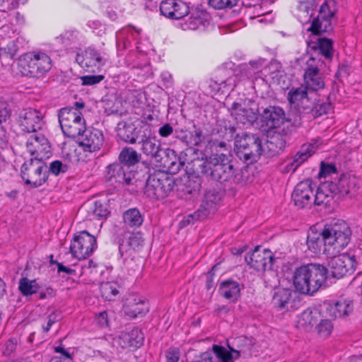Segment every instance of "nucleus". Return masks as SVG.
Returning <instances> with one entry per match:
<instances>
[{
  "mask_svg": "<svg viewBox=\"0 0 362 362\" xmlns=\"http://www.w3.org/2000/svg\"><path fill=\"white\" fill-rule=\"evenodd\" d=\"M206 148L211 150V153L202 158L197 169V173L208 180L224 186L246 183L247 180L243 177V171L234 166L231 155L218 153V148L227 150L225 141L210 139Z\"/></svg>",
  "mask_w": 362,
  "mask_h": 362,
  "instance_id": "1",
  "label": "nucleus"
},
{
  "mask_svg": "<svg viewBox=\"0 0 362 362\" xmlns=\"http://www.w3.org/2000/svg\"><path fill=\"white\" fill-rule=\"evenodd\" d=\"M351 230L345 221H337L327 223L320 233L312 232L307 237L308 250L314 254L328 253L327 246L339 251L347 246L351 240Z\"/></svg>",
  "mask_w": 362,
  "mask_h": 362,
  "instance_id": "2",
  "label": "nucleus"
},
{
  "mask_svg": "<svg viewBox=\"0 0 362 362\" xmlns=\"http://www.w3.org/2000/svg\"><path fill=\"white\" fill-rule=\"evenodd\" d=\"M326 266L319 263L303 264L295 269L293 283L301 294L313 296L328 287Z\"/></svg>",
  "mask_w": 362,
  "mask_h": 362,
  "instance_id": "3",
  "label": "nucleus"
},
{
  "mask_svg": "<svg viewBox=\"0 0 362 362\" xmlns=\"http://www.w3.org/2000/svg\"><path fill=\"white\" fill-rule=\"evenodd\" d=\"M287 99L299 114H310L313 118L327 115L332 107L331 102L322 100L317 93L303 86L291 88Z\"/></svg>",
  "mask_w": 362,
  "mask_h": 362,
  "instance_id": "4",
  "label": "nucleus"
},
{
  "mask_svg": "<svg viewBox=\"0 0 362 362\" xmlns=\"http://www.w3.org/2000/svg\"><path fill=\"white\" fill-rule=\"evenodd\" d=\"M144 167V172L147 175L144 192L151 199H162L168 197L174 189L175 180L170 174L164 171H155L150 173L148 164L141 163Z\"/></svg>",
  "mask_w": 362,
  "mask_h": 362,
  "instance_id": "5",
  "label": "nucleus"
},
{
  "mask_svg": "<svg viewBox=\"0 0 362 362\" xmlns=\"http://www.w3.org/2000/svg\"><path fill=\"white\" fill-rule=\"evenodd\" d=\"M236 156L247 165L253 164L264 152L263 138L257 134L242 132L237 134L234 141Z\"/></svg>",
  "mask_w": 362,
  "mask_h": 362,
  "instance_id": "6",
  "label": "nucleus"
},
{
  "mask_svg": "<svg viewBox=\"0 0 362 362\" xmlns=\"http://www.w3.org/2000/svg\"><path fill=\"white\" fill-rule=\"evenodd\" d=\"M18 68L23 76L40 78L51 69L52 60L43 52H28L18 57Z\"/></svg>",
  "mask_w": 362,
  "mask_h": 362,
  "instance_id": "7",
  "label": "nucleus"
},
{
  "mask_svg": "<svg viewBox=\"0 0 362 362\" xmlns=\"http://www.w3.org/2000/svg\"><path fill=\"white\" fill-rule=\"evenodd\" d=\"M48 171L47 163L37 155L24 162L21 168L20 175L25 185L30 188H37L48 180Z\"/></svg>",
  "mask_w": 362,
  "mask_h": 362,
  "instance_id": "8",
  "label": "nucleus"
},
{
  "mask_svg": "<svg viewBox=\"0 0 362 362\" xmlns=\"http://www.w3.org/2000/svg\"><path fill=\"white\" fill-rule=\"evenodd\" d=\"M337 1L326 0L321 6L319 13L313 17L310 26L307 29L312 35L320 36L324 33H330L333 30L332 19L337 13Z\"/></svg>",
  "mask_w": 362,
  "mask_h": 362,
  "instance_id": "9",
  "label": "nucleus"
},
{
  "mask_svg": "<svg viewBox=\"0 0 362 362\" xmlns=\"http://www.w3.org/2000/svg\"><path fill=\"white\" fill-rule=\"evenodd\" d=\"M58 119L64 136L69 138H77L86 127L82 113L74 107L62 108L59 111Z\"/></svg>",
  "mask_w": 362,
  "mask_h": 362,
  "instance_id": "10",
  "label": "nucleus"
},
{
  "mask_svg": "<svg viewBox=\"0 0 362 362\" xmlns=\"http://www.w3.org/2000/svg\"><path fill=\"white\" fill-rule=\"evenodd\" d=\"M358 260L359 257L351 252L332 257L326 266L327 279H341L352 274L356 269Z\"/></svg>",
  "mask_w": 362,
  "mask_h": 362,
  "instance_id": "11",
  "label": "nucleus"
},
{
  "mask_svg": "<svg viewBox=\"0 0 362 362\" xmlns=\"http://www.w3.org/2000/svg\"><path fill=\"white\" fill-rule=\"evenodd\" d=\"M354 309L353 300L344 299L336 302L325 301L322 304L309 308L308 311L310 317L328 315L329 317H345L353 313Z\"/></svg>",
  "mask_w": 362,
  "mask_h": 362,
  "instance_id": "12",
  "label": "nucleus"
},
{
  "mask_svg": "<svg viewBox=\"0 0 362 362\" xmlns=\"http://www.w3.org/2000/svg\"><path fill=\"white\" fill-rule=\"evenodd\" d=\"M151 129V125L143 120L135 122L123 120L118 122L116 132L117 136L124 142L136 144L146 138V134Z\"/></svg>",
  "mask_w": 362,
  "mask_h": 362,
  "instance_id": "13",
  "label": "nucleus"
},
{
  "mask_svg": "<svg viewBox=\"0 0 362 362\" xmlns=\"http://www.w3.org/2000/svg\"><path fill=\"white\" fill-rule=\"evenodd\" d=\"M97 247L96 238L87 230H82L74 234L70 245V252L73 257L83 259L92 255Z\"/></svg>",
  "mask_w": 362,
  "mask_h": 362,
  "instance_id": "14",
  "label": "nucleus"
},
{
  "mask_svg": "<svg viewBox=\"0 0 362 362\" xmlns=\"http://www.w3.org/2000/svg\"><path fill=\"white\" fill-rule=\"evenodd\" d=\"M174 138L189 148L199 147L204 141L205 136L201 128L197 127L194 124H183L176 122L175 123Z\"/></svg>",
  "mask_w": 362,
  "mask_h": 362,
  "instance_id": "15",
  "label": "nucleus"
},
{
  "mask_svg": "<svg viewBox=\"0 0 362 362\" xmlns=\"http://www.w3.org/2000/svg\"><path fill=\"white\" fill-rule=\"evenodd\" d=\"M228 111L238 122L244 125H252L259 119L260 112L257 105L252 100H249L247 103L234 102Z\"/></svg>",
  "mask_w": 362,
  "mask_h": 362,
  "instance_id": "16",
  "label": "nucleus"
},
{
  "mask_svg": "<svg viewBox=\"0 0 362 362\" xmlns=\"http://www.w3.org/2000/svg\"><path fill=\"white\" fill-rule=\"evenodd\" d=\"M138 173L136 170H127L121 163H111L106 167L105 178L110 185H132Z\"/></svg>",
  "mask_w": 362,
  "mask_h": 362,
  "instance_id": "17",
  "label": "nucleus"
},
{
  "mask_svg": "<svg viewBox=\"0 0 362 362\" xmlns=\"http://www.w3.org/2000/svg\"><path fill=\"white\" fill-rule=\"evenodd\" d=\"M225 194V189L211 188L206 190L197 216L199 219L212 216L218 209V206Z\"/></svg>",
  "mask_w": 362,
  "mask_h": 362,
  "instance_id": "18",
  "label": "nucleus"
},
{
  "mask_svg": "<svg viewBox=\"0 0 362 362\" xmlns=\"http://www.w3.org/2000/svg\"><path fill=\"white\" fill-rule=\"evenodd\" d=\"M245 259L250 268L257 272L272 270L276 261L272 251L269 249L261 250V246H256L250 255L245 257Z\"/></svg>",
  "mask_w": 362,
  "mask_h": 362,
  "instance_id": "19",
  "label": "nucleus"
},
{
  "mask_svg": "<svg viewBox=\"0 0 362 362\" xmlns=\"http://www.w3.org/2000/svg\"><path fill=\"white\" fill-rule=\"evenodd\" d=\"M312 185L313 182L308 179L298 182L295 187L291 200L298 209L310 208L313 204L314 188Z\"/></svg>",
  "mask_w": 362,
  "mask_h": 362,
  "instance_id": "20",
  "label": "nucleus"
},
{
  "mask_svg": "<svg viewBox=\"0 0 362 362\" xmlns=\"http://www.w3.org/2000/svg\"><path fill=\"white\" fill-rule=\"evenodd\" d=\"M76 62L87 71L95 73L105 65L106 60L95 47H88L81 54H76Z\"/></svg>",
  "mask_w": 362,
  "mask_h": 362,
  "instance_id": "21",
  "label": "nucleus"
},
{
  "mask_svg": "<svg viewBox=\"0 0 362 362\" xmlns=\"http://www.w3.org/2000/svg\"><path fill=\"white\" fill-rule=\"evenodd\" d=\"M199 177L202 176L198 173V176L184 175L175 180V187L177 196L185 200L197 196L202 187Z\"/></svg>",
  "mask_w": 362,
  "mask_h": 362,
  "instance_id": "22",
  "label": "nucleus"
},
{
  "mask_svg": "<svg viewBox=\"0 0 362 362\" xmlns=\"http://www.w3.org/2000/svg\"><path fill=\"white\" fill-rule=\"evenodd\" d=\"M19 122L22 130L28 133L37 132L45 125L41 112L32 108L26 109L20 114Z\"/></svg>",
  "mask_w": 362,
  "mask_h": 362,
  "instance_id": "23",
  "label": "nucleus"
},
{
  "mask_svg": "<svg viewBox=\"0 0 362 362\" xmlns=\"http://www.w3.org/2000/svg\"><path fill=\"white\" fill-rule=\"evenodd\" d=\"M259 120L262 125L268 129H276L280 127L285 121L291 122L290 119L286 118L283 108L272 105L264 108L262 112H260Z\"/></svg>",
  "mask_w": 362,
  "mask_h": 362,
  "instance_id": "24",
  "label": "nucleus"
},
{
  "mask_svg": "<svg viewBox=\"0 0 362 362\" xmlns=\"http://www.w3.org/2000/svg\"><path fill=\"white\" fill-rule=\"evenodd\" d=\"M144 334L136 327H126L120 332L118 342L122 349H137L144 344Z\"/></svg>",
  "mask_w": 362,
  "mask_h": 362,
  "instance_id": "25",
  "label": "nucleus"
},
{
  "mask_svg": "<svg viewBox=\"0 0 362 362\" xmlns=\"http://www.w3.org/2000/svg\"><path fill=\"white\" fill-rule=\"evenodd\" d=\"M81 140L79 145L83 147L85 151L94 152L100 149L104 143V136L102 131L95 129L84 128L80 135Z\"/></svg>",
  "mask_w": 362,
  "mask_h": 362,
  "instance_id": "26",
  "label": "nucleus"
},
{
  "mask_svg": "<svg viewBox=\"0 0 362 362\" xmlns=\"http://www.w3.org/2000/svg\"><path fill=\"white\" fill-rule=\"evenodd\" d=\"M329 192L339 194V197H344L349 195L350 197H354L358 189V186L354 178L349 175L343 174L339 178L337 182H329Z\"/></svg>",
  "mask_w": 362,
  "mask_h": 362,
  "instance_id": "27",
  "label": "nucleus"
},
{
  "mask_svg": "<svg viewBox=\"0 0 362 362\" xmlns=\"http://www.w3.org/2000/svg\"><path fill=\"white\" fill-rule=\"evenodd\" d=\"M296 298L298 296L296 291L281 288L274 293L272 303L279 310H289L294 308Z\"/></svg>",
  "mask_w": 362,
  "mask_h": 362,
  "instance_id": "28",
  "label": "nucleus"
},
{
  "mask_svg": "<svg viewBox=\"0 0 362 362\" xmlns=\"http://www.w3.org/2000/svg\"><path fill=\"white\" fill-rule=\"evenodd\" d=\"M308 49L313 51L310 61L315 59V54H321L327 59H332L334 55L333 41L327 37H318L316 42L308 41Z\"/></svg>",
  "mask_w": 362,
  "mask_h": 362,
  "instance_id": "29",
  "label": "nucleus"
},
{
  "mask_svg": "<svg viewBox=\"0 0 362 362\" xmlns=\"http://www.w3.org/2000/svg\"><path fill=\"white\" fill-rule=\"evenodd\" d=\"M164 157L161 158L160 162V165L167 168L168 174L171 175L178 173L180 170L185 165V161L181 158L180 155H177V152L171 148H166L163 152Z\"/></svg>",
  "mask_w": 362,
  "mask_h": 362,
  "instance_id": "30",
  "label": "nucleus"
},
{
  "mask_svg": "<svg viewBox=\"0 0 362 362\" xmlns=\"http://www.w3.org/2000/svg\"><path fill=\"white\" fill-rule=\"evenodd\" d=\"M243 288V284L230 278L220 282L218 293L224 298L234 303L240 298Z\"/></svg>",
  "mask_w": 362,
  "mask_h": 362,
  "instance_id": "31",
  "label": "nucleus"
},
{
  "mask_svg": "<svg viewBox=\"0 0 362 362\" xmlns=\"http://www.w3.org/2000/svg\"><path fill=\"white\" fill-rule=\"evenodd\" d=\"M141 144V150L142 152L150 156L156 161H159L163 158V152L165 149L160 147V144L155 138L152 136L151 129L146 135V138L141 139L139 143Z\"/></svg>",
  "mask_w": 362,
  "mask_h": 362,
  "instance_id": "32",
  "label": "nucleus"
},
{
  "mask_svg": "<svg viewBox=\"0 0 362 362\" xmlns=\"http://www.w3.org/2000/svg\"><path fill=\"white\" fill-rule=\"evenodd\" d=\"M305 87L309 91L317 93V90L324 88L325 81L320 75V69L317 66L309 64L303 74Z\"/></svg>",
  "mask_w": 362,
  "mask_h": 362,
  "instance_id": "33",
  "label": "nucleus"
},
{
  "mask_svg": "<svg viewBox=\"0 0 362 362\" xmlns=\"http://www.w3.org/2000/svg\"><path fill=\"white\" fill-rule=\"evenodd\" d=\"M141 156L132 147H124L118 156L119 163L127 170H134V167L140 163Z\"/></svg>",
  "mask_w": 362,
  "mask_h": 362,
  "instance_id": "34",
  "label": "nucleus"
},
{
  "mask_svg": "<svg viewBox=\"0 0 362 362\" xmlns=\"http://www.w3.org/2000/svg\"><path fill=\"white\" fill-rule=\"evenodd\" d=\"M236 127L231 122L225 119H218L212 129V134L217 135L226 141L235 140Z\"/></svg>",
  "mask_w": 362,
  "mask_h": 362,
  "instance_id": "35",
  "label": "nucleus"
},
{
  "mask_svg": "<svg viewBox=\"0 0 362 362\" xmlns=\"http://www.w3.org/2000/svg\"><path fill=\"white\" fill-rule=\"evenodd\" d=\"M286 144L285 136L280 133L274 132L269 136L266 144L268 156L274 157L282 153Z\"/></svg>",
  "mask_w": 362,
  "mask_h": 362,
  "instance_id": "36",
  "label": "nucleus"
},
{
  "mask_svg": "<svg viewBox=\"0 0 362 362\" xmlns=\"http://www.w3.org/2000/svg\"><path fill=\"white\" fill-rule=\"evenodd\" d=\"M329 182H326L317 187L313 197V204L317 206L325 205L329 206L331 201L335 196L334 193L329 192Z\"/></svg>",
  "mask_w": 362,
  "mask_h": 362,
  "instance_id": "37",
  "label": "nucleus"
},
{
  "mask_svg": "<svg viewBox=\"0 0 362 362\" xmlns=\"http://www.w3.org/2000/svg\"><path fill=\"white\" fill-rule=\"evenodd\" d=\"M149 308L148 301L140 300L137 303L125 305L123 311L128 317H143L149 312Z\"/></svg>",
  "mask_w": 362,
  "mask_h": 362,
  "instance_id": "38",
  "label": "nucleus"
},
{
  "mask_svg": "<svg viewBox=\"0 0 362 362\" xmlns=\"http://www.w3.org/2000/svg\"><path fill=\"white\" fill-rule=\"evenodd\" d=\"M313 152L309 150L308 147L304 148V146L298 151L293 157V160L288 163L286 168L287 172H295L296 169L306 161L312 155Z\"/></svg>",
  "mask_w": 362,
  "mask_h": 362,
  "instance_id": "39",
  "label": "nucleus"
},
{
  "mask_svg": "<svg viewBox=\"0 0 362 362\" xmlns=\"http://www.w3.org/2000/svg\"><path fill=\"white\" fill-rule=\"evenodd\" d=\"M210 18V14L205 10L196 8L189 19V28L195 30L201 25L204 26L206 23L209 22Z\"/></svg>",
  "mask_w": 362,
  "mask_h": 362,
  "instance_id": "40",
  "label": "nucleus"
},
{
  "mask_svg": "<svg viewBox=\"0 0 362 362\" xmlns=\"http://www.w3.org/2000/svg\"><path fill=\"white\" fill-rule=\"evenodd\" d=\"M124 223L129 227H139L143 221V216L137 208H131L123 214Z\"/></svg>",
  "mask_w": 362,
  "mask_h": 362,
  "instance_id": "41",
  "label": "nucleus"
},
{
  "mask_svg": "<svg viewBox=\"0 0 362 362\" xmlns=\"http://www.w3.org/2000/svg\"><path fill=\"white\" fill-rule=\"evenodd\" d=\"M40 288V286L35 279L30 280L27 277H23L19 281L18 289L24 296L37 293Z\"/></svg>",
  "mask_w": 362,
  "mask_h": 362,
  "instance_id": "42",
  "label": "nucleus"
},
{
  "mask_svg": "<svg viewBox=\"0 0 362 362\" xmlns=\"http://www.w3.org/2000/svg\"><path fill=\"white\" fill-rule=\"evenodd\" d=\"M102 296L107 300H115L119 294V286L113 282H106L100 287Z\"/></svg>",
  "mask_w": 362,
  "mask_h": 362,
  "instance_id": "43",
  "label": "nucleus"
},
{
  "mask_svg": "<svg viewBox=\"0 0 362 362\" xmlns=\"http://www.w3.org/2000/svg\"><path fill=\"white\" fill-rule=\"evenodd\" d=\"M90 209L92 211L93 217L98 219H107L110 214V211L108 209V204L100 200L95 201L93 206H91Z\"/></svg>",
  "mask_w": 362,
  "mask_h": 362,
  "instance_id": "44",
  "label": "nucleus"
},
{
  "mask_svg": "<svg viewBox=\"0 0 362 362\" xmlns=\"http://www.w3.org/2000/svg\"><path fill=\"white\" fill-rule=\"evenodd\" d=\"M212 351L221 362H233L231 350L228 351L222 346L214 344Z\"/></svg>",
  "mask_w": 362,
  "mask_h": 362,
  "instance_id": "45",
  "label": "nucleus"
},
{
  "mask_svg": "<svg viewBox=\"0 0 362 362\" xmlns=\"http://www.w3.org/2000/svg\"><path fill=\"white\" fill-rule=\"evenodd\" d=\"M315 329L319 337L326 338L330 335L333 329V324L329 319H321Z\"/></svg>",
  "mask_w": 362,
  "mask_h": 362,
  "instance_id": "46",
  "label": "nucleus"
},
{
  "mask_svg": "<svg viewBox=\"0 0 362 362\" xmlns=\"http://www.w3.org/2000/svg\"><path fill=\"white\" fill-rule=\"evenodd\" d=\"M190 12L188 4L182 1H175V6L173 10V19L179 20L186 16Z\"/></svg>",
  "mask_w": 362,
  "mask_h": 362,
  "instance_id": "47",
  "label": "nucleus"
},
{
  "mask_svg": "<svg viewBox=\"0 0 362 362\" xmlns=\"http://www.w3.org/2000/svg\"><path fill=\"white\" fill-rule=\"evenodd\" d=\"M92 324L98 328H108L116 329L119 328L117 326V318H93Z\"/></svg>",
  "mask_w": 362,
  "mask_h": 362,
  "instance_id": "48",
  "label": "nucleus"
},
{
  "mask_svg": "<svg viewBox=\"0 0 362 362\" xmlns=\"http://www.w3.org/2000/svg\"><path fill=\"white\" fill-rule=\"evenodd\" d=\"M239 0H209V5L214 9L231 8L237 5Z\"/></svg>",
  "mask_w": 362,
  "mask_h": 362,
  "instance_id": "49",
  "label": "nucleus"
},
{
  "mask_svg": "<svg viewBox=\"0 0 362 362\" xmlns=\"http://www.w3.org/2000/svg\"><path fill=\"white\" fill-rule=\"evenodd\" d=\"M69 166L66 164H64L61 160H56L50 163L48 167V176L49 173L55 176H58L61 173H65L68 171Z\"/></svg>",
  "mask_w": 362,
  "mask_h": 362,
  "instance_id": "50",
  "label": "nucleus"
},
{
  "mask_svg": "<svg viewBox=\"0 0 362 362\" xmlns=\"http://www.w3.org/2000/svg\"><path fill=\"white\" fill-rule=\"evenodd\" d=\"M175 1V0H162L159 4L160 14L173 19Z\"/></svg>",
  "mask_w": 362,
  "mask_h": 362,
  "instance_id": "51",
  "label": "nucleus"
},
{
  "mask_svg": "<svg viewBox=\"0 0 362 362\" xmlns=\"http://www.w3.org/2000/svg\"><path fill=\"white\" fill-rule=\"evenodd\" d=\"M337 169L335 164L332 163H325L322 161L320 163V169L319 172L320 177H327L332 174H337Z\"/></svg>",
  "mask_w": 362,
  "mask_h": 362,
  "instance_id": "52",
  "label": "nucleus"
},
{
  "mask_svg": "<svg viewBox=\"0 0 362 362\" xmlns=\"http://www.w3.org/2000/svg\"><path fill=\"white\" fill-rule=\"evenodd\" d=\"M79 78L81 81L82 86H94L100 83L105 78V76L103 74H90L82 76Z\"/></svg>",
  "mask_w": 362,
  "mask_h": 362,
  "instance_id": "53",
  "label": "nucleus"
},
{
  "mask_svg": "<svg viewBox=\"0 0 362 362\" xmlns=\"http://www.w3.org/2000/svg\"><path fill=\"white\" fill-rule=\"evenodd\" d=\"M220 264L221 263L218 262L213 265L211 269L206 273V288L209 291H211V293H213L215 290L216 286V283L214 281V273L215 271L217 270Z\"/></svg>",
  "mask_w": 362,
  "mask_h": 362,
  "instance_id": "54",
  "label": "nucleus"
},
{
  "mask_svg": "<svg viewBox=\"0 0 362 362\" xmlns=\"http://www.w3.org/2000/svg\"><path fill=\"white\" fill-rule=\"evenodd\" d=\"M166 362H178L180 358V350L177 347L171 346L165 352Z\"/></svg>",
  "mask_w": 362,
  "mask_h": 362,
  "instance_id": "55",
  "label": "nucleus"
},
{
  "mask_svg": "<svg viewBox=\"0 0 362 362\" xmlns=\"http://www.w3.org/2000/svg\"><path fill=\"white\" fill-rule=\"evenodd\" d=\"M143 243L144 238L142 234L139 232L132 233L129 237L128 245L134 250L142 245Z\"/></svg>",
  "mask_w": 362,
  "mask_h": 362,
  "instance_id": "56",
  "label": "nucleus"
},
{
  "mask_svg": "<svg viewBox=\"0 0 362 362\" xmlns=\"http://www.w3.org/2000/svg\"><path fill=\"white\" fill-rule=\"evenodd\" d=\"M11 117V110L6 101L0 100V125Z\"/></svg>",
  "mask_w": 362,
  "mask_h": 362,
  "instance_id": "57",
  "label": "nucleus"
},
{
  "mask_svg": "<svg viewBox=\"0 0 362 362\" xmlns=\"http://www.w3.org/2000/svg\"><path fill=\"white\" fill-rule=\"evenodd\" d=\"M158 134L163 138H167L170 135H175V124L165 123L158 129Z\"/></svg>",
  "mask_w": 362,
  "mask_h": 362,
  "instance_id": "58",
  "label": "nucleus"
},
{
  "mask_svg": "<svg viewBox=\"0 0 362 362\" xmlns=\"http://www.w3.org/2000/svg\"><path fill=\"white\" fill-rule=\"evenodd\" d=\"M317 318H298L296 322V327L306 332L310 331L313 327V320Z\"/></svg>",
  "mask_w": 362,
  "mask_h": 362,
  "instance_id": "59",
  "label": "nucleus"
},
{
  "mask_svg": "<svg viewBox=\"0 0 362 362\" xmlns=\"http://www.w3.org/2000/svg\"><path fill=\"white\" fill-rule=\"evenodd\" d=\"M15 59L16 57L9 54V53L4 49L0 48V62L2 66H6L11 65Z\"/></svg>",
  "mask_w": 362,
  "mask_h": 362,
  "instance_id": "60",
  "label": "nucleus"
},
{
  "mask_svg": "<svg viewBox=\"0 0 362 362\" xmlns=\"http://www.w3.org/2000/svg\"><path fill=\"white\" fill-rule=\"evenodd\" d=\"M17 340L16 339L11 338L8 339L5 345L4 349V354L6 356H9L11 353H13L16 349Z\"/></svg>",
  "mask_w": 362,
  "mask_h": 362,
  "instance_id": "61",
  "label": "nucleus"
},
{
  "mask_svg": "<svg viewBox=\"0 0 362 362\" xmlns=\"http://www.w3.org/2000/svg\"><path fill=\"white\" fill-rule=\"evenodd\" d=\"M2 49L9 53V54H11V56L16 57L19 50L18 42L12 40L7 44L6 47Z\"/></svg>",
  "mask_w": 362,
  "mask_h": 362,
  "instance_id": "62",
  "label": "nucleus"
},
{
  "mask_svg": "<svg viewBox=\"0 0 362 362\" xmlns=\"http://www.w3.org/2000/svg\"><path fill=\"white\" fill-rule=\"evenodd\" d=\"M54 351L57 353L61 354L60 356H56L57 358H59L62 359V361H72V357L69 352L65 349L64 347L59 346H56L54 348Z\"/></svg>",
  "mask_w": 362,
  "mask_h": 362,
  "instance_id": "63",
  "label": "nucleus"
},
{
  "mask_svg": "<svg viewBox=\"0 0 362 362\" xmlns=\"http://www.w3.org/2000/svg\"><path fill=\"white\" fill-rule=\"evenodd\" d=\"M31 138H33L35 142L39 144V145L42 147L43 150H46L47 147L50 148L48 146V140L42 134H37L33 136H31Z\"/></svg>",
  "mask_w": 362,
  "mask_h": 362,
  "instance_id": "64",
  "label": "nucleus"
}]
</instances>
